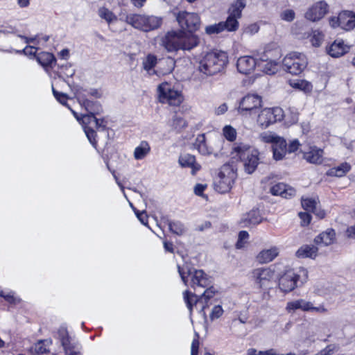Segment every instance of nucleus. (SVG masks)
I'll use <instances>...</instances> for the list:
<instances>
[{"label": "nucleus", "instance_id": "f257e3e1", "mask_svg": "<svg viewBox=\"0 0 355 355\" xmlns=\"http://www.w3.org/2000/svg\"><path fill=\"white\" fill-rule=\"evenodd\" d=\"M228 63L227 54L222 51L207 53L199 62L198 71L206 76L222 71Z\"/></svg>", "mask_w": 355, "mask_h": 355}, {"label": "nucleus", "instance_id": "f03ea898", "mask_svg": "<svg viewBox=\"0 0 355 355\" xmlns=\"http://www.w3.org/2000/svg\"><path fill=\"white\" fill-rule=\"evenodd\" d=\"M259 152L257 149L243 143H236L231 152L233 159L241 160L248 173H253L259 164Z\"/></svg>", "mask_w": 355, "mask_h": 355}, {"label": "nucleus", "instance_id": "7ed1b4c3", "mask_svg": "<svg viewBox=\"0 0 355 355\" xmlns=\"http://www.w3.org/2000/svg\"><path fill=\"white\" fill-rule=\"evenodd\" d=\"M206 288L207 289L200 296H198L188 290L183 293V299L190 313H192L193 308H196L199 313L206 317L205 309L211 304L210 300L217 292L211 284Z\"/></svg>", "mask_w": 355, "mask_h": 355}, {"label": "nucleus", "instance_id": "20e7f679", "mask_svg": "<svg viewBox=\"0 0 355 355\" xmlns=\"http://www.w3.org/2000/svg\"><path fill=\"white\" fill-rule=\"evenodd\" d=\"M178 270L185 286L189 284L188 278L190 277L189 285L195 290L198 288H206L212 284L211 278L203 270L194 269L187 263L182 266L178 265Z\"/></svg>", "mask_w": 355, "mask_h": 355}, {"label": "nucleus", "instance_id": "39448f33", "mask_svg": "<svg viewBox=\"0 0 355 355\" xmlns=\"http://www.w3.org/2000/svg\"><path fill=\"white\" fill-rule=\"evenodd\" d=\"M308 279V271L304 268L286 270L279 279L278 287L280 291L288 293L293 291L297 283L304 284Z\"/></svg>", "mask_w": 355, "mask_h": 355}, {"label": "nucleus", "instance_id": "423d86ee", "mask_svg": "<svg viewBox=\"0 0 355 355\" xmlns=\"http://www.w3.org/2000/svg\"><path fill=\"white\" fill-rule=\"evenodd\" d=\"M125 21L135 28L148 32L159 28L162 18L154 15L129 14L126 16Z\"/></svg>", "mask_w": 355, "mask_h": 355}, {"label": "nucleus", "instance_id": "0eeeda50", "mask_svg": "<svg viewBox=\"0 0 355 355\" xmlns=\"http://www.w3.org/2000/svg\"><path fill=\"white\" fill-rule=\"evenodd\" d=\"M236 178V170L231 164H224L214 182V189L225 193L230 191Z\"/></svg>", "mask_w": 355, "mask_h": 355}, {"label": "nucleus", "instance_id": "6e6552de", "mask_svg": "<svg viewBox=\"0 0 355 355\" xmlns=\"http://www.w3.org/2000/svg\"><path fill=\"white\" fill-rule=\"evenodd\" d=\"M282 64L286 71L293 75H299L307 67L308 60L303 53L291 52L285 56Z\"/></svg>", "mask_w": 355, "mask_h": 355}, {"label": "nucleus", "instance_id": "1a4fd4ad", "mask_svg": "<svg viewBox=\"0 0 355 355\" xmlns=\"http://www.w3.org/2000/svg\"><path fill=\"white\" fill-rule=\"evenodd\" d=\"M157 92L159 101L162 103L178 106L183 100L181 93L174 89L167 82L162 83L158 86Z\"/></svg>", "mask_w": 355, "mask_h": 355}, {"label": "nucleus", "instance_id": "9d476101", "mask_svg": "<svg viewBox=\"0 0 355 355\" xmlns=\"http://www.w3.org/2000/svg\"><path fill=\"white\" fill-rule=\"evenodd\" d=\"M284 116V112L281 107L264 108L259 113L257 123L261 129H266L271 124L282 120Z\"/></svg>", "mask_w": 355, "mask_h": 355}, {"label": "nucleus", "instance_id": "9b49d317", "mask_svg": "<svg viewBox=\"0 0 355 355\" xmlns=\"http://www.w3.org/2000/svg\"><path fill=\"white\" fill-rule=\"evenodd\" d=\"M58 336L65 355H83L81 345L69 336L65 327H60L58 329Z\"/></svg>", "mask_w": 355, "mask_h": 355}, {"label": "nucleus", "instance_id": "f8f14e48", "mask_svg": "<svg viewBox=\"0 0 355 355\" xmlns=\"http://www.w3.org/2000/svg\"><path fill=\"white\" fill-rule=\"evenodd\" d=\"M285 309L288 313H293L297 310L320 313H324L327 311V308L324 305L321 304L318 306H315L311 302L306 301L304 299H297L288 302Z\"/></svg>", "mask_w": 355, "mask_h": 355}, {"label": "nucleus", "instance_id": "ddd939ff", "mask_svg": "<svg viewBox=\"0 0 355 355\" xmlns=\"http://www.w3.org/2000/svg\"><path fill=\"white\" fill-rule=\"evenodd\" d=\"M245 4L241 1H236L229 9V16L225 21H221L223 31H236L239 28L238 19L241 17V12Z\"/></svg>", "mask_w": 355, "mask_h": 355}, {"label": "nucleus", "instance_id": "4468645a", "mask_svg": "<svg viewBox=\"0 0 355 355\" xmlns=\"http://www.w3.org/2000/svg\"><path fill=\"white\" fill-rule=\"evenodd\" d=\"M274 271L269 268H258L252 271V279L256 286L266 289L272 286Z\"/></svg>", "mask_w": 355, "mask_h": 355}, {"label": "nucleus", "instance_id": "2eb2a0df", "mask_svg": "<svg viewBox=\"0 0 355 355\" xmlns=\"http://www.w3.org/2000/svg\"><path fill=\"white\" fill-rule=\"evenodd\" d=\"M176 19L182 29L189 32L197 31L200 26V19L198 14L187 11L179 12L176 15Z\"/></svg>", "mask_w": 355, "mask_h": 355}, {"label": "nucleus", "instance_id": "dca6fc26", "mask_svg": "<svg viewBox=\"0 0 355 355\" xmlns=\"http://www.w3.org/2000/svg\"><path fill=\"white\" fill-rule=\"evenodd\" d=\"M262 97L255 94H248L240 101L239 112L244 114L262 107Z\"/></svg>", "mask_w": 355, "mask_h": 355}, {"label": "nucleus", "instance_id": "f3484780", "mask_svg": "<svg viewBox=\"0 0 355 355\" xmlns=\"http://www.w3.org/2000/svg\"><path fill=\"white\" fill-rule=\"evenodd\" d=\"M327 9L328 6L324 1L316 2L307 10L305 17L312 21H318L327 14Z\"/></svg>", "mask_w": 355, "mask_h": 355}, {"label": "nucleus", "instance_id": "a211bd4d", "mask_svg": "<svg viewBox=\"0 0 355 355\" xmlns=\"http://www.w3.org/2000/svg\"><path fill=\"white\" fill-rule=\"evenodd\" d=\"M76 96L81 107H84L89 114H98L101 112V105L96 101L89 100L87 95L82 91H77Z\"/></svg>", "mask_w": 355, "mask_h": 355}, {"label": "nucleus", "instance_id": "6ab92c4d", "mask_svg": "<svg viewBox=\"0 0 355 355\" xmlns=\"http://www.w3.org/2000/svg\"><path fill=\"white\" fill-rule=\"evenodd\" d=\"M257 60L249 55L240 57L236 62V68L239 73L250 74L254 71L257 65H259Z\"/></svg>", "mask_w": 355, "mask_h": 355}, {"label": "nucleus", "instance_id": "aec40b11", "mask_svg": "<svg viewBox=\"0 0 355 355\" xmlns=\"http://www.w3.org/2000/svg\"><path fill=\"white\" fill-rule=\"evenodd\" d=\"M180 31L168 32L162 40V46L169 52L180 50Z\"/></svg>", "mask_w": 355, "mask_h": 355}, {"label": "nucleus", "instance_id": "412c9836", "mask_svg": "<svg viewBox=\"0 0 355 355\" xmlns=\"http://www.w3.org/2000/svg\"><path fill=\"white\" fill-rule=\"evenodd\" d=\"M199 38L191 32L186 33L180 31V50H191L198 46Z\"/></svg>", "mask_w": 355, "mask_h": 355}, {"label": "nucleus", "instance_id": "4be33fe9", "mask_svg": "<svg viewBox=\"0 0 355 355\" xmlns=\"http://www.w3.org/2000/svg\"><path fill=\"white\" fill-rule=\"evenodd\" d=\"M350 49V46L345 44L343 40H336L327 51L328 54L333 58H339L347 53Z\"/></svg>", "mask_w": 355, "mask_h": 355}, {"label": "nucleus", "instance_id": "5701e85b", "mask_svg": "<svg viewBox=\"0 0 355 355\" xmlns=\"http://www.w3.org/2000/svg\"><path fill=\"white\" fill-rule=\"evenodd\" d=\"M340 27L345 31H350L355 28V14L351 11H343L338 15Z\"/></svg>", "mask_w": 355, "mask_h": 355}, {"label": "nucleus", "instance_id": "b1692460", "mask_svg": "<svg viewBox=\"0 0 355 355\" xmlns=\"http://www.w3.org/2000/svg\"><path fill=\"white\" fill-rule=\"evenodd\" d=\"M336 241V232L334 230L329 228L321 232L314 239L316 245L327 246Z\"/></svg>", "mask_w": 355, "mask_h": 355}, {"label": "nucleus", "instance_id": "393cba45", "mask_svg": "<svg viewBox=\"0 0 355 355\" xmlns=\"http://www.w3.org/2000/svg\"><path fill=\"white\" fill-rule=\"evenodd\" d=\"M279 253V249L277 246L261 250L257 256V260L261 263H267L275 259Z\"/></svg>", "mask_w": 355, "mask_h": 355}, {"label": "nucleus", "instance_id": "a878e982", "mask_svg": "<svg viewBox=\"0 0 355 355\" xmlns=\"http://www.w3.org/2000/svg\"><path fill=\"white\" fill-rule=\"evenodd\" d=\"M270 192L273 196H280L283 198H288L295 196V190L284 183H278L272 186Z\"/></svg>", "mask_w": 355, "mask_h": 355}, {"label": "nucleus", "instance_id": "bb28decb", "mask_svg": "<svg viewBox=\"0 0 355 355\" xmlns=\"http://www.w3.org/2000/svg\"><path fill=\"white\" fill-rule=\"evenodd\" d=\"M323 154L322 149L311 147L308 152L304 153V158L311 164H320L323 162Z\"/></svg>", "mask_w": 355, "mask_h": 355}, {"label": "nucleus", "instance_id": "cd10ccee", "mask_svg": "<svg viewBox=\"0 0 355 355\" xmlns=\"http://www.w3.org/2000/svg\"><path fill=\"white\" fill-rule=\"evenodd\" d=\"M178 162L182 167L191 168L192 174L200 169V165L196 163V157L190 154H184L180 156Z\"/></svg>", "mask_w": 355, "mask_h": 355}, {"label": "nucleus", "instance_id": "c85d7f7f", "mask_svg": "<svg viewBox=\"0 0 355 355\" xmlns=\"http://www.w3.org/2000/svg\"><path fill=\"white\" fill-rule=\"evenodd\" d=\"M263 220L259 209H252L243 216L241 223L245 227L254 226L259 224Z\"/></svg>", "mask_w": 355, "mask_h": 355}, {"label": "nucleus", "instance_id": "c756f323", "mask_svg": "<svg viewBox=\"0 0 355 355\" xmlns=\"http://www.w3.org/2000/svg\"><path fill=\"white\" fill-rule=\"evenodd\" d=\"M194 148L202 155H209L214 154L211 147L208 146L206 143L205 135L204 134L198 135L193 144Z\"/></svg>", "mask_w": 355, "mask_h": 355}, {"label": "nucleus", "instance_id": "7c9ffc66", "mask_svg": "<svg viewBox=\"0 0 355 355\" xmlns=\"http://www.w3.org/2000/svg\"><path fill=\"white\" fill-rule=\"evenodd\" d=\"M318 249L313 245H303L295 252L297 257L300 259H315L318 255Z\"/></svg>", "mask_w": 355, "mask_h": 355}, {"label": "nucleus", "instance_id": "2f4dec72", "mask_svg": "<svg viewBox=\"0 0 355 355\" xmlns=\"http://www.w3.org/2000/svg\"><path fill=\"white\" fill-rule=\"evenodd\" d=\"M352 168V166L348 162H343L340 164L331 167L327 172V175L331 177L341 178L345 176Z\"/></svg>", "mask_w": 355, "mask_h": 355}, {"label": "nucleus", "instance_id": "473e14b6", "mask_svg": "<svg viewBox=\"0 0 355 355\" xmlns=\"http://www.w3.org/2000/svg\"><path fill=\"white\" fill-rule=\"evenodd\" d=\"M150 152V146L146 141H142L138 146L135 148L134 158L136 160L144 159Z\"/></svg>", "mask_w": 355, "mask_h": 355}, {"label": "nucleus", "instance_id": "72a5a7b5", "mask_svg": "<svg viewBox=\"0 0 355 355\" xmlns=\"http://www.w3.org/2000/svg\"><path fill=\"white\" fill-rule=\"evenodd\" d=\"M290 85L293 88L302 91L304 93H310L313 89L312 84L306 80L290 81Z\"/></svg>", "mask_w": 355, "mask_h": 355}, {"label": "nucleus", "instance_id": "f704fd0d", "mask_svg": "<svg viewBox=\"0 0 355 355\" xmlns=\"http://www.w3.org/2000/svg\"><path fill=\"white\" fill-rule=\"evenodd\" d=\"M36 60L39 64L43 67L51 66L53 62H55L54 55L48 52H41L36 56Z\"/></svg>", "mask_w": 355, "mask_h": 355}, {"label": "nucleus", "instance_id": "c9c22d12", "mask_svg": "<svg viewBox=\"0 0 355 355\" xmlns=\"http://www.w3.org/2000/svg\"><path fill=\"white\" fill-rule=\"evenodd\" d=\"M98 15L107 24H111L117 20V17L113 13V12L105 6H102L98 8Z\"/></svg>", "mask_w": 355, "mask_h": 355}, {"label": "nucleus", "instance_id": "e433bc0d", "mask_svg": "<svg viewBox=\"0 0 355 355\" xmlns=\"http://www.w3.org/2000/svg\"><path fill=\"white\" fill-rule=\"evenodd\" d=\"M167 224L169 230L175 234L180 236L182 235L186 231L184 225L180 221L168 220Z\"/></svg>", "mask_w": 355, "mask_h": 355}, {"label": "nucleus", "instance_id": "4c0bfd02", "mask_svg": "<svg viewBox=\"0 0 355 355\" xmlns=\"http://www.w3.org/2000/svg\"><path fill=\"white\" fill-rule=\"evenodd\" d=\"M262 62H265V63H261V67L264 73L267 74H274L277 71L278 64L277 62L271 60L269 61L262 60ZM259 65H261V64Z\"/></svg>", "mask_w": 355, "mask_h": 355}, {"label": "nucleus", "instance_id": "58836bf2", "mask_svg": "<svg viewBox=\"0 0 355 355\" xmlns=\"http://www.w3.org/2000/svg\"><path fill=\"white\" fill-rule=\"evenodd\" d=\"M222 134L228 141L233 142L236 139V130L230 125H226L223 128Z\"/></svg>", "mask_w": 355, "mask_h": 355}, {"label": "nucleus", "instance_id": "ea45409f", "mask_svg": "<svg viewBox=\"0 0 355 355\" xmlns=\"http://www.w3.org/2000/svg\"><path fill=\"white\" fill-rule=\"evenodd\" d=\"M0 296L3 297L5 300L10 304H15L20 301V299L16 297L15 293L11 291L0 289Z\"/></svg>", "mask_w": 355, "mask_h": 355}, {"label": "nucleus", "instance_id": "a19ab883", "mask_svg": "<svg viewBox=\"0 0 355 355\" xmlns=\"http://www.w3.org/2000/svg\"><path fill=\"white\" fill-rule=\"evenodd\" d=\"M157 64V58L151 54L147 55L143 61V68L150 74V71Z\"/></svg>", "mask_w": 355, "mask_h": 355}, {"label": "nucleus", "instance_id": "79ce46f5", "mask_svg": "<svg viewBox=\"0 0 355 355\" xmlns=\"http://www.w3.org/2000/svg\"><path fill=\"white\" fill-rule=\"evenodd\" d=\"M279 136L272 132H263L259 136V139L268 144H274Z\"/></svg>", "mask_w": 355, "mask_h": 355}, {"label": "nucleus", "instance_id": "37998d69", "mask_svg": "<svg viewBox=\"0 0 355 355\" xmlns=\"http://www.w3.org/2000/svg\"><path fill=\"white\" fill-rule=\"evenodd\" d=\"M318 205V201L315 198H302V206L307 211H311Z\"/></svg>", "mask_w": 355, "mask_h": 355}, {"label": "nucleus", "instance_id": "c03bdc74", "mask_svg": "<svg viewBox=\"0 0 355 355\" xmlns=\"http://www.w3.org/2000/svg\"><path fill=\"white\" fill-rule=\"evenodd\" d=\"M174 129L180 130L187 126L186 121L181 116L175 114L173 116L171 125Z\"/></svg>", "mask_w": 355, "mask_h": 355}, {"label": "nucleus", "instance_id": "a18cd8bd", "mask_svg": "<svg viewBox=\"0 0 355 355\" xmlns=\"http://www.w3.org/2000/svg\"><path fill=\"white\" fill-rule=\"evenodd\" d=\"M284 119L287 124H295L298 121V113L295 110L289 109L286 113H284Z\"/></svg>", "mask_w": 355, "mask_h": 355}, {"label": "nucleus", "instance_id": "49530a36", "mask_svg": "<svg viewBox=\"0 0 355 355\" xmlns=\"http://www.w3.org/2000/svg\"><path fill=\"white\" fill-rule=\"evenodd\" d=\"M31 351L35 354H43L49 350L45 342L40 340L31 347Z\"/></svg>", "mask_w": 355, "mask_h": 355}, {"label": "nucleus", "instance_id": "de8ad7c7", "mask_svg": "<svg viewBox=\"0 0 355 355\" xmlns=\"http://www.w3.org/2000/svg\"><path fill=\"white\" fill-rule=\"evenodd\" d=\"M324 35L319 31H313L311 36V42L313 46L318 47L320 46L323 41Z\"/></svg>", "mask_w": 355, "mask_h": 355}, {"label": "nucleus", "instance_id": "09e8293b", "mask_svg": "<svg viewBox=\"0 0 355 355\" xmlns=\"http://www.w3.org/2000/svg\"><path fill=\"white\" fill-rule=\"evenodd\" d=\"M223 26L220 22L209 25L205 27V33L207 35L218 34L223 31Z\"/></svg>", "mask_w": 355, "mask_h": 355}, {"label": "nucleus", "instance_id": "8fccbe9b", "mask_svg": "<svg viewBox=\"0 0 355 355\" xmlns=\"http://www.w3.org/2000/svg\"><path fill=\"white\" fill-rule=\"evenodd\" d=\"M84 132L91 143V144L96 148V132L91 128L88 126H84Z\"/></svg>", "mask_w": 355, "mask_h": 355}, {"label": "nucleus", "instance_id": "3c124183", "mask_svg": "<svg viewBox=\"0 0 355 355\" xmlns=\"http://www.w3.org/2000/svg\"><path fill=\"white\" fill-rule=\"evenodd\" d=\"M248 238L249 234L247 231H241L239 234L238 241L236 243V248H243L245 246V244L246 243Z\"/></svg>", "mask_w": 355, "mask_h": 355}, {"label": "nucleus", "instance_id": "603ef678", "mask_svg": "<svg viewBox=\"0 0 355 355\" xmlns=\"http://www.w3.org/2000/svg\"><path fill=\"white\" fill-rule=\"evenodd\" d=\"M52 92L54 97L59 103H60L63 105H65L68 108L69 107V106L67 103V101L69 98L66 94L56 91L53 87H52Z\"/></svg>", "mask_w": 355, "mask_h": 355}, {"label": "nucleus", "instance_id": "864d4df0", "mask_svg": "<svg viewBox=\"0 0 355 355\" xmlns=\"http://www.w3.org/2000/svg\"><path fill=\"white\" fill-rule=\"evenodd\" d=\"M295 17V13L293 10L291 9H286L283 10L280 14V18L281 19L291 22L294 20Z\"/></svg>", "mask_w": 355, "mask_h": 355}, {"label": "nucleus", "instance_id": "5fc2aeb1", "mask_svg": "<svg viewBox=\"0 0 355 355\" xmlns=\"http://www.w3.org/2000/svg\"><path fill=\"white\" fill-rule=\"evenodd\" d=\"M247 355H276V351L273 349L258 351L254 348H250L247 350Z\"/></svg>", "mask_w": 355, "mask_h": 355}, {"label": "nucleus", "instance_id": "6e6d98bb", "mask_svg": "<svg viewBox=\"0 0 355 355\" xmlns=\"http://www.w3.org/2000/svg\"><path fill=\"white\" fill-rule=\"evenodd\" d=\"M77 91H82L84 94H85L87 96L94 97L95 98H99L102 96V92L96 88H90L89 89H79Z\"/></svg>", "mask_w": 355, "mask_h": 355}, {"label": "nucleus", "instance_id": "4d7b16f0", "mask_svg": "<svg viewBox=\"0 0 355 355\" xmlns=\"http://www.w3.org/2000/svg\"><path fill=\"white\" fill-rule=\"evenodd\" d=\"M223 309L220 305H216L213 307L209 318L211 321L218 319L223 314Z\"/></svg>", "mask_w": 355, "mask_h": 355}, {"label": "nucleus", "instance_id": "13d9d810", "mask_svg": "<svg viewBox=\"0 0 355 355\" xmlns=\"http://www.w3.org/2000/svg\"><path fill=\"white\" fill-rule=\"evenodd\" d=\"M298 216L300 218V223L302 226H307L311 220V216L308 212H300Z\"/></svg>", "mask_w": 355, "mask_h": 355}, {"label": "nucleus", "instance_id": "bf43d9fd", "mask_svg": "<svg viewBox=\"0 0 355 355\" xmlns=\"http://www.w3.org/2000/svg\"><path fill=\"white\" fill-rule=\"evenodd\" d=\"M287 144L286 140L282 137H278L276 139L275 142L272 144V148H277L282 149V150H287Z\"/></svg>", "mask_w": 355, "mask_h": 355}, {"label": "nucleus", "instance_id": "052dcab7", "mask_svg": "<svg viewBox=\"0 0 355 355\" xmlns=\"http://www.w3.org/2000/svg\"><path fill=\"white\" fill-rule=\"evenodd\" d=\"M96 114H92L88 112L87 114H83L81 115V121L80 123H83V127L84 126H88L89 124L91 123H94V118H95Z\"/></svg>", "mask_w": 355, "mask_h": 355}, {"label": "nucleus", "instance_id": "680f3d73", "mask_svg": "<svg viewBox=\"0 0 355 355\" xmlns=\"http://www.w3.org/2000/svg\"><path fill=\"white\" fill-rule=\"evenodd\" d=\"M259 26L257 24H252L245 28L243 33L246 35H252L258 33Z\"/></svg>", "mask_w": 355, "mask_h": 355}, {"label": "nucleus", "instance_id": "e2e57ef3", "mask_svg": "<svg viewBox=\"0 0 355 355\" xmlns=\"http://www.w3.org/2000/svg\"><path fill=\"white\" fill-rule=\"evenodd\" d=\"M37 48L33 46H26L23 50L17 51V53H24L26 55H35Z\"/></svg>", "mask_w": 355, "mask_h": 355}, {"label": "nucleus", "instance_id": "0e129e2a", "mask_svg": "<svg viewBox=\"0 0 355 355\" xmlns=\"http://www.w3.org/2000/svg\"><path fill=\"white\" fill-rule=\"evenodd\" d=\"M272 149H273V157L275 160L282 159L285 157L286 153L288 152L287 150L279 149L278 148H272Z\"/></svg>", "mask_w": 355, "mask_h": 355}, {"label": "nucleus", "instance_id": "69168bd1", "mask_svg": "<svg viewBox=\"0 0 355 355\" xmlns=\"http://www.w3.org/2000/svg\"><path fill=\"white\" fill-rule=\"evenodd\" d=\"M94 123L98 130H104L106 128L107 122L104 119L94 118Z\"/></svg>", "mask_w": 355, "mask_h": 355}, {"label": "nucleus", "instance_id": "338daca9", "mask_svg": "<svg viewBox=\"0 0 355 355\" xmlns=\"http://www.w3.org/2000/svg\"><path fill=\"white\" fill-rule=\"evenodd\" d=\"M300 146V141L297 139H293L290 142L287 151L290 153H294L299 148Z\"/></svg>", "mask_w": 355, "mask_h": 355}, {"label": "nucleus", "instance_id": "774afa93", "mask_svg": "<svg viewBox=\"0 0 355 355\" xmlns=\"http://www.w3.org/2000/svg\"><path fill=\"white\" fill-rule=\"evenodd\" d=\"M316 355H335V347L333 345H328Z\"/></svg>", "mask_w": 355, "mask_h": 355}]
</instances>
